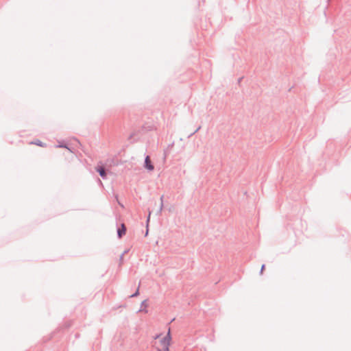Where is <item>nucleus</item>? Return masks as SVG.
<instances>
[{
	"label": "nucleus",
	"instance_id": "nucleus-11",
	"mask_svg": "<svg viewBox=\"0 0 351 351\" xmlns=\"http://www.w3.org/2000/svg\"><path fill=\"white\" fill-rule=\"evenodd\" d=\"M264 267H265V266H264V265H263V266H262V268H261V270H262V271L264 269Z\"/></svg>",
	"mask_w": 351,
	"mask_h": 351
},
{
	"label": "nucleus",
	"instance_id": "nucleus-7",
	"mask_svg": "<svg viewBox=\"0 0 351 351\" xmlns=\"http://www.w3.org/2000/svg\"><path fill=\"white\" fill-rule=\"evenodd\" d=\"M57 147H63V148H66V149H68L69 150H70V151H71V149H69V147H68L67 144L64 143H60V144H59L58 145H57Z\"/></svg>",
	"mask_w": 351,
	"mask_h": 351
},
{
	"label": "nucleus",
	"instance_id": "nucleus-13",
	"mask_svg": "<svg viewBox=\"0 0 351 351\" xmlns=\"http://www.w3.org/2000/svg\"><path fill=\"white\" fill-rule=\"evenodd\" d=\"M242 78H243V77H241V78H239V82H241V80H242Z\"/></svg>",
	"mask_w": 351,
	"mask_h": 351
},
{
	"label": "nucleus",
	"instance_id": "nucleus-3",
	"mask_svg": "<svg viewBox=\"0 0 351 351\" xmlns=\"http://www.w3.org/2000/svg\"><path fill=\"white\" fill-rule=\"evenodd\" d=\"M144 167L148 171H153L154 169V166L151 161L149 156H146L145 158Z\"/></svg>",
	"mask_w": 351,
	"mask_h": 351
},
{
	"label": "nucleus",
	"instance_id": "nucleus-1",
	"mask_svg": "<svg viewBox=\"0 0 351 351\" xmlns=\"http://www.w3.org/2000/svg\"><path fill=\"white\" fill-rule=\"evenodd\" d=\"M170 330L169 329L167 335L162 337L161 335L157 336L154 342V346L158 351H167L169 349L171 342Z\"/></svg>",
	"mask_w": 351,
	"mask_h": 351
},
{
	"label": "nucleus",
	"instance_id": "nucleus-5",
	"mask_svg": "<svg viewBox=\"0 0 351 351\" xmlns=\"http://www.w3.org/2000/svg\"><path fill=\"white\" fill-rule=\"evenodd\" d=\"M31 144L36 145H38L40 147H44V145H45L44 143H43L39 139H36V140L31 142Z\"/></svg>",
	"mask_w": 351,
	"mask_h": 351
},
{
	"label": "nucleus",
	"instance_id": "nucleus-6",
	"mask_svg": "<svg viewBox=\"0 0 351 351\" xmlns=\"http://www.w3.org/2000/svg\"><path fill=\"white\" fill-rule=\"evenodd\" d=\"M163 197H164V195H162L160 198V205H159V208L157 210V213H160L162 209V207H163Z\"/></svg>",
	"mask_w": 351,
	"mask_h": 351
},
{
	"label": "nucleus",
	"instance_id": "nucleus-9",
	"mask_svg": "<svg viewBox=\"0 0 351 351\" xmlns=\"http://www.w3.org/2000/svg\"><path fill=\"white\" fill-rule=\"evenodd\" d=\"M115 198H116V199H117V201L118 204H119L121 206L123 207V204H122L119 201V199H118V195H115Z\"/></svg>",
	"mask_w": 351,
	"mask_h": 351
},
{
	"label": "nucleus",
	"instance_id": "nucleus-4",
	"mask_svg": "<svg viewBox=\"0 0 351 351\" xmlns=\"http://www.w3.org/2000/svg\"><path fill=\"white\" fill-rule=\"evenodd\" d=\"M125 234V228L123 224L121 225V228L118 229V235L119 237L121 238L123 235Z\"/></svg>",
	"mask_w": 351,
	"mask_h": 351
},
{
	"label": "nucleus",
	"instance_id": "nucleus-12",
	"mask_svg": "<svg viewBox=\"0 0 351 351\" xmlns=\"http://www.w3.org/2000/svg\"><path fill=\"white\" fill-rule=\"evenodd\" d=\"M138 294V293L136 292V293H134V295H132V296H135Z\"/></svg>",
	"mask_w": 351,
	"mask_h": 351
},
{
	"label": "nucleus",
	"instance_id": "nucleus-8",
	"mask_svg": "<svg viewBox=\"0 0 351 351\" xmlns=\"http://www.w3.org/2000/svg\"><path fill=\"white\" fill-rule=\"evenodd\" d=\"M199 129H200V127H198L194 132H193L192 133H191L189 135V138L192 136L194 134H195Z\"/></svg>",
	"mask_w": 351,
	"mask_h": 351
},
{
	"label": "nucleus",
	"instance_id": "nucleus-10",
	"mask_svg": "<svg viewBox=\"0 0 351 351\" xmlns=\"http://www.w3.org/2000/svg\"><path fill=\"white\" fill-rule=\"evenodd\" d=\"M153 211H154L153 210H149V214H148V215H147V220H149V219H150V215H151V214H152V213Z\"/></svg>",
	"mask_w": 351,
	"mask_h": 351
},
{
	"label": "nucleus",
	"instance_id": "nucleus-2",
	"mask_svg": "<svg viewBox=\"0 0 351 351\" xmlns=\"http://www.w3.org/2000/svg\"><path fill=\"white\" fill-rule=\"evenodd\" d=\"M96 171L99 173V175L101 177L102 179H106L107 178V172L106 168L104 167L103 165H97L95 167Z\"/></svg>",
	"mask_w": 351,
	"mask_h": 351
}]
</instances>
